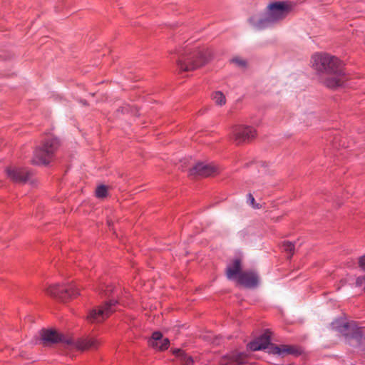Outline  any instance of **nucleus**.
Returning a JSON list of instances; mask_svg holds the SVG:
<instances>
[{
    "label": "nucleus",
    "mask_w": 365,
    "mask_h": 365,
    "mask_svg": "<svg viewBox=\"0 0 365 365\" xmlns=\"http://www.w3.org/2000/svg\"><path fill=\"white\" fill-rule=\"evenodd\" d=\"M79 287L76 285H70L65 288L58 284L49 286L46 292L53 298H56L61 301H65L70 298H73L79 294Z\"/></svg>",
    "instance_id": "obj_7"
},
{
    "label": "nucleus",
    "mask_w": 365,
    "mask_h": 365,
    "mask_svg": "<svg viewBox=\"0 0 365 365\" xmlns=\"http://www.w3.org/2000/svg\"><path fill=\"white\" fill-rule=\"evenodd\" d=\"M148 343L153 349L158 351H163L168 348L170 341L168 338L163 339V335L160 332L155 331L153 334Z\"/></svg>",
    "instance_id": "obj_15"
},
{
    "label": "nucleus",
    "mask_w": 365,
    "mask_h": 365,
    "mask_svg": "<svg viewBox=\"0 0 365 365\" xmlns=\"http://www.w3.org/2000/svg\"><path fill=\"white\" fill-rule=\"evenodd\" d=\"M118 302L111 299L104 304L91 309L87 316L88 320L91 323H100L108 318L116 310Z\"/></svg>",
    "instance_id": "obj_6"
},
{
    "label": "nucleus",
    "mask_w": 365,
    "mask_h": 365,
    "mask_svg": "<svg viewBox=\"0 0 365 365\" xmlns=\"http://www.w3.org/2000/svg\"><path fill=\"white\" fill-rule=\"evenodd\" d=\"M207 61L205 53L202 51L182 55L177 61L180 71H191L203 66Z\"/></svg>",
    "instance_id": "obj_5"
},
{
    "label": "nucleus",
    "mask_w": 365,
    "mask_h": 365,
    "mask_svg": "<svg viewBox=\"0 0 365 365\" xmlns=\"http://www.w3.org/2000/svg\"><path fill=\"white\" fill-rule=\"evenodd\" d=\"M237 282L246 287H254L258 283V277L252 271H245L239 275Z\"/></svg>",
    "instance_id": "obj_16"
},
{
    "label": "nucleus",
    "mask_w": 365,
    "mask_h": 365,
    "mask_svg": "<svg viewBox=\"0 0 365 365\" xmlns=\"http://www.w3.org/2000/svg\"><path fill=\"white\" fill-rule=\"evenodd\" d=\"M256 135L255 130L247 125H235L230 135V138L237 145L252 139Z\"/></svg>",
    "instance_id": "obj_8"
},
{
    "label": "nucleus",
    "mask_w": 365,
    "mask_h": 365,
    "mask_svg": "<svg viewBox=\"0 0 365 365\" xmlns=\"http://www.w3.org/2000/svg\"><path fill=\"white\" fill-rule=\"evenodd\" d=\"M178 352L180 354L182 365H193V359L190 356L186 355L180 350H178Z\"/></svg>",
    "instance_id": "obj_19"
},
{
    "label": "nucleus",
    "mask_w": 365,
    "mask_h": 365,
    "mask_svg": "<svg viewBox=\"0 0 365 365\" xmlns=\"http://www.w3.org/2000/svg\"><path fill=\"white\" fill-rule=\"evenodd\" d=\"M291 11L289 4L282 1L270 4L262 14L251 16L250 24L256 29H263L284 19Z\"/></svg>",
    "instance_id": "obj_1"
},
{
    "label": "nucleus",
    "mask_w": 365,
    "mask_h": 365,
    "mask_svg": "<svg viewBox=\"0 0 365 365\" xmlns=\"http://www.w3.org/2000/svg\"><path fill=\"white\" fill-rule=\"evenodd\" d=\"M101 341L92 336H87L85 337L79 338L76 341L71 340V343L68 345H72L77 350L84 351L90 349H96L101 345Z\"/></svg>",
    "instance_id": "obj_9"
},
{
    "label": "nucleus",
    "mask_w": 365,
    "mask_h": 365,
    "mask_svg": "<svg viewBox=\"0 0 365 365\" xmlns=\"http://www.w3.org/2000/svg\"><path fill=\"white\" fill-rule=\"evenodd\" d=\"M41 336L45 344L58 342H64L67 344L71 343V339L66 337L64 335L53 329L42 330L41 332Z\"/></svg>",
    "instance_id": "obj_13"
},
{
    "label": "nucleus",
    "mask_w": 365,
    "mask_h": 365,
    "mask_svg": "<svg viewBox=\"0 0 365 365\" xmlns=\"http://www.w3.org/2000/svg\"><path fill=\"white\" fill-rule=\"evenodd\" d=\"M108 188L105 185H100L96 190V195L98 198H103L107 195Z\"/></svg>",
    "instance_id": "obj_20"
},
{
    "label": "nucleus",
    "mask_w": 365,
    "mask_h": 365,
    "mask_svg": "<svg viewBox=\"0 0 365 365\" xmlns=\"http://www.w3.org/2000/svg\"><path fill=\"white\" fill-rule=\"evenodd\" d=\"M270 332L267 330L260 336L248 344L249 349L252 351L268 349V352L284 356V354H294L295 349L289 345L277 346L270 343Z\"/></svg>",
    "instance_id": "obj_2"
},
{
    "label": "nucleus",
    "mask_w": 365,
    "mask_h": 365,
    "mask_svg": "<svg viewBox=\"0 0 365 365\" xmlns=\"http://www.w3.org/2000/svg\"><path fill=\"white\" fill-rule=\"evenodd\" d=\"M247 200H248V201L250 202V204H251L254 207H255V198H254V197L252 196V194H249V195H247Z\"/></svg>",
    "instance_id": "obj_24"
},
{
    "label": "nucleus",
    "mask_w": 365,
    "mask_h": 365,
    "mask_svg": "<svg viewBox=\"0 0 365 365\" xmlns=\"http://www.w3.org/2000/svg\"><path fill=\"white\" fill-rule=\"evenodd\" d=\"M320 81L327 87L336 88L344 83L346 81V77L343 71L331 74L322 73L320 76Z\"/></svg>",
    "instance_id": "obj_12"
},
{
    "label": "nucleus",
    "mask_w": 365,
    "mask_h": 365,
    "mask_svg": "<svg viewBox=\"0 0 365 365\" xmlns=\"http://www.w3.org/2000/svg\"><path fill=\"white\" fill-rule=\"evenodd\" d=\"M247 362V355L235 351L223 356L220 365H245Z\"/></svg>",
    "instance_id": "obj_14"
},
{
    "label": "nucleus",
    "mask_w": 365,
    "mask_h": 365,
    "mask_svg": "<svg viewBox=\"0 0 365 365\" xmlns=\"http://www.w3.org/2000/svg\"><path fill=\"white\" fill-rule=\"evenodd\" d=\"M359 265L363 270L365 271V255L359 258Z\"/></svg>",
    "instance_id": "obj_23"
},
{
    "label": "nucleus",
    "mask_w": 365,
    "mask_h": 365,
    "mask_svg": "<svg viewBox=\"0 0 365 365\" xmlns=\"http://www.w3.org/2000/svg\"><path fill=\"white\" fill-rule=\"evenodd\" d=\"M242 272L241 261L239 259H234L226 268V277L230 280L235 279L238 280L239 275Z\"/></svg>",
    "instance_id": "obj_17"
},
{
    "label": "nucleus",
    "mask_w": 365,
    "mask_h": 365,
    "mask_svg": "<svg viewBox=\"0 0 365 365\" xmlns=\"http://www.w3.org/2000/svg\"><path fill=\"white\" fill-rule=\"evenodd\" d=\"M232 62L241 68L246 66V61L239 57H235L232 59Z\"/></svg>",
    "instance_id": "obj_22"
},
{
    "label": "nucleus",
    "mask_w": 365,
    "mask_h": 365,
    "mask_svg": "<svg viewBox=\"0 0 365 365\" xmlns=\"http://www.w3.org/2000/svg\"><path fill=\"white\" fill-rule=\"evenodd\" d=\"M59 145V140L56 138L48 137L43 144L35 150L32 160L33 164L48 165L52 160Z\"/></svg>",
    "instance_id": "obj_3"
},
{
    "label": "nucleus",
    "mask_w": 365,
    "mask_h": 365,
    "mask_svg": "<svg viewBox=\"0 0 365 365\" xmlns=\"http://www.w3.org/2000/svg\"><path fill=\"white\" fill-rule=\"evenodd\" d=\"M212 99L217 105L223 106L226 103L225 95L220 91H216L212 95Z\"/></svg>",
    "instance_id": "obj_18"
},
{
    "label": "nucleus",
    "mask_w": 365,
    "mask_h": 365,
    "mask_svg": "<svg viewBox=\"0 0 365 365\" xmlns=\"http://www.w3.org/2000/svg\"><path fill=\"white\" fill-rule=\"evenodd\" d=\"M7 176L14 182L26 183L32 175L30 170L26 168L10 167L6 169Z\"/></svg>",
    "instance_id": "obj_11"
},
{
    "label": "nucleus",
    "mask_w": 365,
    "mask_h": 365,
    "mask_svg": "<svg viewBox=\"0 0 365 365\" xmlns=\"http://www.w3.org/2000/svg\"><path fill=\"white\" fill-rule=\"evenodd\" d=\"M344 328H347L348 327V324H344Z\"/></svg>",
    "instance_id": "obj_25"
},
{
    "label": "nucleus",
    "mask_w": 365,
    "mask_h": 365,
    "mask_svg": "<svg viewBox=\"0 0 365 365\" xmlns=\"http://www.w3.org/2000/svg\"><path fill=\"white\" fill-rule=\"evenodd\" d=\"M283 249L290 253L291 255L293 254L294 250V245L291 242H284L282 245Z\"/></svg>",
    "instance_id": "obj_21"
},
{
    "label": "nucleus",
    "mask_w": 365,
    "mask_h": 365,
    "mask_svg": "<svg viewBox=\"0 0 365 365\" xmlns=\"http://www.w3.org/2000/svg\"><path fill=\"white\" fill-rule=\"evenodd\" d=\"M312 67L319 73L331 74L342 71L341 63L328 54H314L312 58Z\"/></svg>",
    "instance_id": "obj_4"
},
{
    "label": "nucleus",
    "mask_w": 365,
    "mask_h": 365,
    "mask_svg": "<svg viewBox=\"0 0 365 365\" xmlns=\"http://www.w3.org/2000/svg\"><path fill=\"white\" fill-rule=\"evenodd\" d=\"M219 173V168L212 163H198L190 170L192 176L209 177Z\"/></svg>",
    "instance_id": "obj_10"
}]
</instances>
